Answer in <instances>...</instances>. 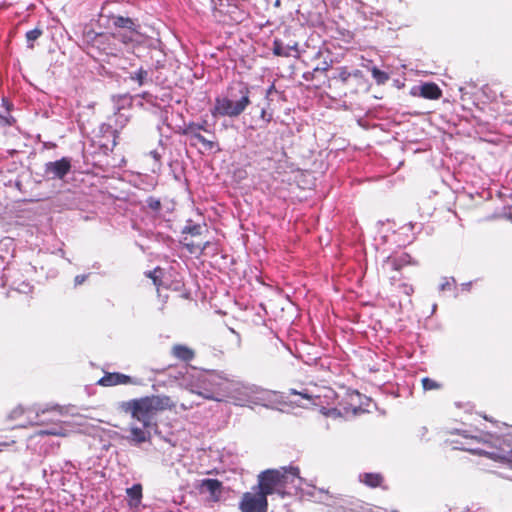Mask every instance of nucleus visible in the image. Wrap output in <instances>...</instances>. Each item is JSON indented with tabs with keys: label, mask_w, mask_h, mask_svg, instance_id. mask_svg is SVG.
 <instances>
[{
	"label": "nucleus",
	"mask_w": 512,
	"mask_h": 512,
	"mask_svg": "<svg viewBox=\"0 0 512 512\" xmlns=\"http://www.w3.org/2000/svg\"><path fill=\"white\" fill-rule=\"evenodd\" d=\"M205 398H207V399H214L212 395H205Z\"/></svg>",
	"instance_id": "obj_42"
},
{
	"label": "nucleus",
	"mask_w": 512,
	"mask_h": 512,
	"mask_svg": "<svg viewBox=\"0 0 512 512\" xmlns=\"http://www.w3.org/2000/svg\"><path fill=\"white\" fill-rule=\"evenodd\" d=\"M359 73H360V71L356 70V71L353 73V75H354V76H357Z\"/></svg>",
	"instance_id": "obj_43"
},
{
	"label": "nucleus",
	"mask_w": 512,
	"mask_h": 512,
	"mask_svg": "<svg viewBox=\"0 0 512 512\" xmlns=\"http://www.w3.org/2000/svg\"><path fill=\"white\" fill-rule=\"evenodd\" d=\"M358 410H359V408H358V407H356V406H354V407L352 408V412H353L354 414H356V413L358 412Z\"/></svg>",
	"instance_id": "obj_41"
},
{
	"label": "nucleus",
	"mask_w": 512,
	"mask_h": 512,
	"mask_svg": "<svg viewBox=\"0 0 512 512\" xmlns=\"http://www.w3.org/2000/svg\"><path fill=\"white\" fill-rule=\"evenodd\" d=\"M320 493H324L328 498H333V496L329 493V491H325L323 489H319Z\"/></svg>",
	"instance_id": "obj_39"
},
{
	"label": "nucleus",
	"mask_w": 512,
	"mask_h": 512,
	"mask_svg": "<svg viewBox=\"0 0 512 512\" xmlns=\"http://www.w3.org/2000/svg\"><path fill=\"white\" fill-rule=\"evenodd\" d=\"M332 63H333L332 59H329V60L324 59L323 61H321L319 64H317L313 68L312 72L305 73L303 76L304 79L310 80L312 77H314V75L316 73H326L332 67Z\"/></svg>",
	"instance_id": "obj_20"
},
{
	"label": "nucleus",
	"mask_w": 512,
	"mask_h": 512,
	"mask_svg": "<svg viewBox=\"0 0 512 512\" xmlns=\"http://www.w3.org/2000/svg\"><path fill=\"white\" fill-rule=\"evenodd\" d=\"M253 492H245L239 502L241 512H267V496L260 489H253Z\"/></svg>",
	"instance_id": "obj_6"
},
{
	"label": "nucleus",
	"mask_w": 512,
	"mask_h": 512,
	"mask_svg": "<svg viewBox=\"0 0 512 512\" xmlns=\"http://www.w3.org/2000/svg\"><path fill=\"white\" fill-rule=\"evenodd\" d=\"M250 93V88L245 83L237 82L230 85L226 95L215 98L211 115L230 118L240 116L251 103Z\"/></svg>",
	"instance_id": "obj_2"
},
{
	"label": "nucleus",
	"mask_w": 512,
	"mask_h": 512,
	"mask_svg": "<svg viewBox=\"0 0 512 512\" xmlns=\"http://www.w3.org/2000/svg\"><path fill=\"white\" fill-rule=\"evenodd\" d=\"M113 38L119 39L123 43H129L132 39L122 34H112Z\"/></svg>",
	"instance_id": "obj_34"
},
{
	"label": "nucleus",
	"mask_w": 512,
	"mask_h": 512,
	"mask_svg": "<svg viewBox=\"0 0 512 512\" xmlns=\"http://www.w3.org/2000/svg\"><path fill=\"white\" fill-rule=\"evenodd\" d=\"M260 116L267 123H269L272 120V114L271 113H267V111L265 109H263L261 111V115Z\"/></svg>",
	"instance_id": "obj_35"
},
{
	"label": "nucleus",
	"mask_w": 512,
	"mask_h": 512,
	"mask_svg": "<svg viewBox=\"0 0 512 512\" xmlns=\"http://www.w3.org/2000/svg\"><path fill=\"white\" fill-rule=\"evenodd\" d=\"M120 408L123 412L130 413L132 418L141 422L144 428H149L156 413L164 410H174L176 402L167 395H151L124 401Z\"/></svg>",
	"instance_id": "obj_1"
},
{
	"label": "nucleus",
	"mask_w": 512,
	"mask_h": 512,
	"mask_svg": "<svg viewBox=\"0 0 512 512\" xmlns=\"http://www.w3.org/2000/svg\"><path fill=\"white\" fill-rule=\"evenodd\" d=\"M147 76H148V72L145 69L140 68L138 71L131 74L130 79L137 81L138 84L141 86L144 84V81L147 78Z\"/></svg>",
	"instance_id": "obj_27"
},
{
	"label": "nucleus",
	"mask_w": 512,
	"mask_h": 512,
	"mask_svg": "<svg viewBox=\"0 0 512 512\" xmlns=\"http://www.w3.org/2000/svg\"><path fill=\"white\" fill-rule=\"evenodd\" d=\"M146 276L152 280L157 291H159L162 286L163 269L157 267L152 271L146 272Z\"/></svg>",
	"instance_id": "obj_23"
},
{
	"label": "nucleus",
	"mask_w": 512,
	"mask_h": 512,
	"mask_svg": "<svg viewBox=\"0 0 512 512\" xmlns=\"http://www.w3.org/2000/svg\"><path fill=\"white\" fill-rule=\"evenodd\" d=\"M297 50V43L294 45H284V43L280 39H275L273 41L272 51L273 54L278 57H289L291 56V51Z\"/></svg>",
	"instance_id": "obj_18"
},
{
	"label": "nucleus",
	"mask_w": 512,
	"mask_h": 512,
	"mask_svg": "<svg viewBox=\"0 0 512 512\" xmlns=\"http://www.w3.org/2000/svg\"><path fill=\"white\" fill-rule=\"evenodd\" d=\"M208 242H195L189 240L188 237H184V245L190 253H202Z\"/></svg>",
	"instance_id": "obj_21"
},
{
	"label": "nucleus",
	"mask_w": 512,
	"mask_h": 512,
	"mask_svg": "<svg viewBox=\"0 0 512 512\" xmlns=\"http://www.w3.org/2000/svg\"><path fill=\"white\" fill-rule=\"evenodd\" d=\"M291 394L299 395L302 398L307 399V400H311L312 399V396L309 395L307 392H298L296 390H291Z\"/></svg>",
	"instance_id": "obj_36"
},
{
	"label": "nucleus",
	"mask_w": 512,
	"mask_h": 512,
	"mask_svg": "<svg viewBox=\"0 0 512 512\" xmlns=\"http://www.w3.org/2000/svg\"><path fill=\"white\" fill-rule=\"evenodd\" d=\"M476 441V446H463L461 449L474 454L484 455L494 461L506 463L512 468V433L501 435H489L487 439L479 441L477 438H471Z\"/></svg>",
	"instance_id": "obj_3"
},
{
	"label": "nucleus",
	"mask_w": 512,
	"mask_h": 512,
	"mask_svg": "<svg viewBox=\"0 0 512 512\" xmlns=\"http://www.w3.org/2000/svg\"><path fill=\"white\" fill-rule=\"evenodd\" d=\"M85 279H86L85 275H77L75 277V284L76 285H80V284H82L85 281Z\"/></svg>",
	"instance_id": "obj_38"
},
{
	"label": "nucleus",
	"mask_w": 512,
	"mask_h": 512,
	"mask_svg": "<svg viewBox=\"0 0 512 512\" xmlns=\"http://www.w3.org/2000/svg\"><path fill=\"white\" fill-rule=\"evenodd\" d=\"M192 128L195 132L203 131L205 133L210 134L212 136V138H216L215 132L213 130L208 129V121L205 119L202 120L200 123L189 122L184 125L182 130H192Z\"/></svg>",
	"instance_id": "obj_19"
},
{
	"label": "nucleus",
	"mask_w": 512,
	"mask_h": 512,
	"mask_svg": "<svg viewBox=\"0 0 512 512\" xmlns=\"http://www.w3.org/2000/svg\"><path fill=\"white\" fill-rule=\"evenodd\" d=\"M321 413L327 417H339L341 413L336 408H324L322 407Z\"/></svg>",
	"instance_id": "obj_31"
},
{
	"label": "nucleus",
	"mask_w": 512,
	"mask_h": 512,
	"mask_svg": "<svg viewBox=\"0 0 512 512\" xmlns=\"http://www.w3.org/2000/svg\"><path fill=\"white\" fill-rule=\"evenodd\" d=\"M146 203H147V206L149 207V209H151L154 212L160 211V209L162 207L160 199L155 198V197H149L146 200Z\"/></svg>",
	"instance_id": "obj_29"
},
{
	"label": "nucleus",
	"mask_w": 512,
	"mask_h": 512,
	"mask_svg": "<svg viewBox=\"0 0 512 512\" xmlns=\"http://www.w3.org/2000/svg\"><path fill=\"white\" fill-rule=\"evenodd\" d=\"M171 355L182 362H190L195 358V351L184 344H175L171 348Z\"/></svg>",
	"instance_id": "obj_14"
},
{
	"label": "nucleus",
	"mask_w": 512,
	"mask_h": 512,
	"mask_svg": "<svg viewBox=\"0 0 512 512\" xmlns=\"http://www.w3.org/2000/svg\"><path fill=\"white\" fill-rule=\"evenodd\" d=\"M372 75H373L374 79L377 81V83H379V84H383L389 79V76L386 72L381 71L380 69H378L376 67H374L372 69Z\"/></svg>",
	"instance_id": "obj_28"
},
{
	"label": "nucleus",
	"mask_w": 512,
	"mask_h": 512,
	"mask_svg": "<svg viewBox=\"0 0 512 512\" xmlns=\"http://www.w3.org/2000/svg\"><path fill=\"white\" fill-rule=\"evenodd\" d=\"M36 432L37 436H59L66 437L69 432L60 421H53L50 425Z\"/></svg>",
	"instance_id": "obj_13"
},
{
	"label": "nucleus",
	"mask_w": 512,
	"mask_h": 512,
	"mask_svg": "<svg viewBox=\"0 0 512 512\" xmlns=\"http://www.w3.org/2000/svg\"><path fill=\"white\" fill-rule=\"evenodd\" d=\"M71 167V160L67 157L47 162L44 167V176L48 180L63 179L71 171Z\"/></svg>",
	"instance_id": "obj_7"
},
{
	"label": "nucleus",
	"mask_w": 512,
	"mask_h": 512,
	"mask_svg": "<svg viewBox=\"0 0 512 512\" xmlns=\"http://www.w3.org/2000/svg\"><path fill=\"white\" fill-rule=\"evenodd\" d=\"M184 233H188L191 236H200L202 234V227L200 225L186 226L183 230Z\"/></svg>",
	"instance_id": "obj_30"
},
{
	"label": "nucleus",
	"mask_w": 512,
	"mask_h": 512,
	"mask_svg": "<svg viewBox=\"0 0 512 512\" xmlns=\"http://www.w3.org/2000/svg\"><path fill=\"white\" fill-rule=\"evenodd\" d=\"M196 488L200 493L208 492L210 494L211 500L214 502H218L221 498L223 484L218 479H203L201 480Z\"/></svg>",
	"instance_id": "obj_9"
},
{
	"label": "nucleus",
	"mask_w": 512,
	"mask_h": 512,
	"mask_svg": "<svg viewBox=\"0 0 512 512\" xmlns=\"http://www.w3.org/2000/svg\"><path fill=\"white\" fill-rule=\"evenodd\" d=\"M62 415V408L58 405L47 407L37 411L36 416L39 420L37 425H50L53 421H58L54 417Z\"/></svg>",
	"instance_id": "obj_12"
},
{
	"label": "nucleus",
	"mask_w": 512,
	"mask_h": 512,
	"mask_svg": "<svg viewBox=\"0 0 512 512\" xmlns=\"http://www.w3.org/2000/svg\"><path fill=\"white\" fill-rule=\"evenodd\" d=\"M182 134L188 137L191 146L195 147L197 146V144L200 143L206 151H221V148L219 147V143L216 138L211 137V139H208L200 132H195L193 129L182 130Z\"/></svg>",
	"instance_id": "obj_8"
},
{
	"label": "nucleus",
	"mask_w": 512,
	"mask_h": 512,
	"mask_svg": "<svg viewBox=\"0 0 512 512\" xmlns=\"http://www.w3.org/2000/svg\"><path fill=\"white\" fill-rule=\"evenodd\" d=\"M350 397L351 399H353L354 397L359 398L360 394L358 392H355L354 394L350 395Z\"/></svg>",
	"instance_id": "obj_40"
},
{
	"label": "nucleus",
	"mask_w": 512,
	"mask_h": 512,
	"mask_svg": "<svg viewBox=\"0 0 512 512\" xmlns=\"http://www.w3.org/2000/svg\"><path fill=\"white\" fill-rule=\"evenodd\" d=\"M126 493L134 505L137 506L142 498V485L134 484L132 487L127 488Z\"/></svg>",
	"instance_id": "obj_22"
},
{
	"label": "nucleus",
	"mask_w": 512,
	"mask_h": 512,
	"mask_svg": "<svg viewBox=\"0 0 512 512\" xmlns=\"http://www.w3.org/2000/svg\"><path fill=\"white\" fill-rule=\"evenodd\" d=\"M297 478H300V470L295 466L267 469L258 475V484L253 489H260L267 497L276 493L283 498L287 495V486Z\"/></svg>",
	"instance_id": "obj_4"
},
{
	"label": "nucleus",
	"mask_w": 512,
	"mask_h": 512,
	"mask_svg": "<svg viewBox=\"0 0 512 512\" xmlns=\"http://www.w3.org/2000/svg\"><path fill=\"white\" fill-rule=\"evenodd\" d=\"M416 264L417 262L408 253L389 256L382 263L381 275L391 286H394L402 279L401 270L406 266Z\"/></svg>",
	"instance_id": "obj_5"
},
{
	"label": "nucleus",
	"mask_w": 512,
	"mask_h": 512,
	"mask_svg": "<svg viewBox=\"0 0 512 512\" xmlns=\"http://www.w3.org/2000/svg\"><path fill=\"white\" fill-rule=\"evenodd\" d=\"M43 34L42 29L34 28L26 33V40L29 48H34V42Z\"/></svg>",
	"instance_id": "obj_24"
},
{
	"label": "nucleus",
	"mask_w": 512,
	"mask_h": 512,
	"mask_svg": "<svg viewBox=\"0 0 512 512\" xmlns=\"http://www.w3.org/2000/svg\"><path fill=\"white\" fill-rule=\"evenodd\" d=\"M402 292L406 295H411L414 292V288L411 284L403 283L400 285Z\"/></svg>",
	"instance_id": "obj_33"
},
{
	"label": "nucleus",
	"mask_w": 512,
	"mask_h": 512,
	"mask_svg": "<svg viewBox=\"0 0 512 512\" xmlns=\"http://www.w3.org/2000/svg\"><path fill=\"white\" fill-rule=\"evenodd\" d=\"M149 155L157 162L158 166L160 167L161 163H160V160H161V156L160 154L156 151V150H153L149 153Z\"/></svg>",
	"instance_id": "obj_37"
},
{
	"label": "nucleus",
	"mask_w": 512,
	"mask_h": 512,
	"mask_svg": "<svg viewBox=\"0 0 512 512\" xmlns=\"http://www.w3.org/2000/svg\"><path fill=\"white\" fill-rule=\"evenodd\" d=\"M132 383V379L130 376L114 372V373H106L99 381L98 384L104 387L116 386V385H126Z\"/></svg>",
	"instance_id": "obj_11"
},
{
	"label": "nucleus",
	"mask_w": 512,
	"mask_h": 512,
	"mask_svg": "<svg viewBox=\"0 0 512 512\" xmlns=\"http://www.w3.org/2000/svg\"><path fill=\"white\" fill-rule=\"evenodd\" d=\"M422 387L425 391L439 390L442 388V384L429 377H424L421 380Z\"/></svg>",
	"instance_id": "obj_25"
},
{
	"label": "nucleus",
	"mask_w": 512,
	"mask_h": 512,
	"mask_svg": "<svg viewBox=\"0 0 512 512\" xmlns=\"http://www.w3.org/2000/svg\"><path fill=\"white\" fill-rule=\"evenodd\" d=\"M14 122H15V120L9 113H8V115L0 114V126H2V127L11 126Z\"/></svg>",
	"instance_id": "obj_32"
},
{
	"label": "nucleus",
	"mask_w": 512,
	"mask_h": 512,
	"mask_svg": "<svg viewBox=\"0 0 512 512\" xmlns=\"http://www.w3.org/2000/svg\"><path fill=\"white\" fill-rule=\"evenodd\" d=\"M351 75L352 73L348 70L347 67H339L337 69V75H335L333 78L345 84L348 82Z\"/></svg>",
	"instance_id": "obj_26"
},
{
	"label": "nucleus",
	"mask_w": 512,
	"mask_h": 512,
	"mask_svg": "<svg viewBox=\"0 0 512 512\" xmlns=\"http://www.w3.org/2000/svg\"><path fill=\"white\" fill-rule=\"evenodd\" d=\"M419 89V95L425 99L438 100L442 97V90L434 82H426Z\"/></svg>",
	"instance_id": "obj_15"
},
{
	"label": "nucleus",
	"mask_w": 512,
	"mask_h": 512,
	"mask_svg": "<svg viewBox=\"0 0 512 512\" xmlns=\"http://www.w3.org/2000/svg\"><path fill=\"white\" fill-rule=\"evenodd\" d=\"M110 21L115 28L127 29L131 33H137L136 24L129 17L111 16Z\"/></svg>",
	"instance_id": "obj_17"
},
{
	"label": "nucleus",
	"mask_w": 512,
	"mask_h": 512,
	"mask_svg": "<svg viewBox=\"0 0 512 512\" xmlns=\"http://www.w3.org/2000/svg\"><path fill=\"white\" fill-rule=\"evenodd\" d=\"M359 481L369 488H381L387 490L385 478L381 473L365 472L359 475Z\"/></svg>",
	"instance_id": "obj_10"
},
{
	"label": "nucleus",
	"mask_w": 512,
	"mask_h": 512,
	"mask_svg": "<svg viewBox=\"0 0 512 512\" xmlns=\"http://www.w3.org/2000/svg\"><path fill=\"white\" fill-rule=\"evenodd\" d=\"M147 428H139L136 426H133L130 428V435L127 437L128 441L135 444L140 445L144 442L150 441L151 434Z\"/></svg>",
	"instance_id": "obj_16"
}]
</instances>
